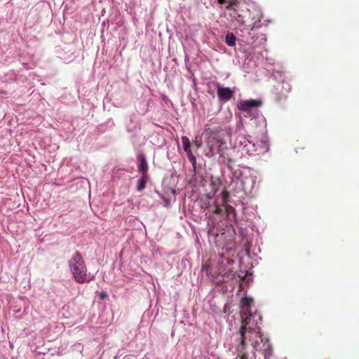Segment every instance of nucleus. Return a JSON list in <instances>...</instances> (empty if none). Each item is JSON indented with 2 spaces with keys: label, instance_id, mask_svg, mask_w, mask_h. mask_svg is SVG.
<instances>
[{
  "label": "nucleus",
  "instance_id": "1",
  "mask_svg": "<svg viewBox=\"0 0 359 359\" xmlns=\"http://www.w3.org/2000/svg\"><path fill=\"white\" fill-rule=\"evenodd\" d=\"M225 140L216 138L210 139L206 149L205 156L212 158L224 166L222 177L226 184H236L246 195H251L257 182V175L254 170L249 167L235 169L232 166V156L226 145Z\"/></svg>",
  "mask_w": 359,
  "mask_h": 359
},
{
  "label": "nucleus",
  "instance_id": "2",
  "mask_svg": "<svg viewBox=\"0 0 359 359\" xmlns=\"http://www.w3.org/2000/svg\"><path fill=\"white\" fill-rule=\"evenodd\" d=\"M222 137L225 140L226 147L231 151L232 163L236 157L243 158L247 156H252L259 150L258 146L250 140V137L238 133H235L232 136L230 128H226L214 130L209 135L203 149L205 156L210 139L215 140L216 138L221 139Z\"/></svg>",
  "mask_w": 359,
  "mask_h": 359
},
{
  "label": "nucleus",
  "instance_id": "3",
  "mask_svg": "<svg viewBox=\"0 0 359 359\" xmlns=\"http://www.w3.org/2000/svg\"><path fill=\"white\" fill-rule=\"evenodd\" d=\"M226 8L229 10L228 19L232 22H236L241 32H249L267 25L265 20L262 21L263 13L261 8L255 4L247 5L233 3Z\"/></svg>",
  "mask_w": 359,
  "mask_h": 359
},
{
  "label": "nucleus",
  "instance_id": "4",
  "mask_svg": "<svg viewBox=\"0 0 359 359\" xmlns=\"http://www.w3.org/2000/svg\"><path fill=\"white\" fill-rule=\"evenodd\" d=\"M208 236L210 239H213L217 247L221 248L222 251L218 252L220 258H223L225 254L233 256L236 253V230L233 226H212L208 229Z\"/></svg>",
  "mask_w": 359,
  "mask_h": 359
},
{
  "label": "nucleus",
  "instance_id": "5",
  "mask_svg": "<svg viewBox=\"0 0 359 359\" xmlns=\"http://www.w3.org/2000/svg\"><path fill=\"white\" fill-rule=\"evenodd\" d=\"M69 264L76 282L83 283L85 282H89L93 279V277L87 273V269L85 266L84 261L78 252L75 253V255L70 260Z\"/></svg>",
  "mask_w": 359,
  "mask_h": 359
},
{
  "label": "nucleus",
  "instance_id": "6",
  "mask_svg": "<svg viewBox=\"0 0 359 359\" xmlns=\"http://www.w3.org/2000/svg\"><path fill=\"white\" fill-rule=\"evenodd\" d=\"M252 314L250 311H245L241 314L242 325L239 330L240 344L244 348L246 341L253 335H256L255 323L252 320Z\"/></svg>",
  "mask_w": 359,
  "mask_h": 359
},
{
  "label": "nucleus",
  "instance_id": "7",
  "mask_svg": "<svg viewBox=\"0 0 359 359\" xmlns=\"http://www.w3.org/2000/svg\"><path fill=\"white\" fill-rule=\"evenodd\" d=\"M273 76L279 83L275 86V90L280 94V97L285 98L287 94L292 90V86L289 81L285 80V73L280 71H275Z\"/></svg>",
  "mask_w": 359,
  "mask_h": 359
},
{
  "label": "nucleus",
  "instance_id": "8",
  "mask_svg": "<svg viewBox=\"0 0 359 359\" xmlns=\"http://www.w3.org/2000/svg\"><path fill=\"white\" fill-rule=\"evenodd\" d=\"M262 104V102L259 99H250L241 100L238 103V109L240 111L250 112L252 111H255V114H254V118H259V112L257 110V108L260 107Z\"/></svg>",
  "mask_w": 359,
  "mask_h": 359
},
{
  "label": "nucleus",
  "instance_id": "9",
  "mask_svg": "<svg viewBox=\"0 0 359 359\" xmlns=\"http://www.w3.org/2000/svg\"><path fill=\"white\" fill-rule=\"evenodd\" d=\"M234 90L229 87H223L219 84L217 86V95L222 102H226L233 96Z\"/></svg>",
  "mask_w": 359,
  "mask_h": 359
},
{
  "label": "nucleus",
  "instance_id": "10",
  "mask_svg": "<svg viewBox=\"0 0 359 359\" xmlns=\"http://www.w3.org/2000/svg\"><path fill=\"white\" fill-rule=\"evenodd\" d=\"M137 170L141 175L148 174V163L146 156L144 154H139L137 156Z\"/></svg>",
  "mask_w": 359,
  "mask_h": 359
},
{
  "label": "nucleus",
  "instance_id": "11",
  "mask_svg": "<svg viewBox=\"0 0 359 359\" xmlns=\"http://www.w3.org/2000/svg\"><path fill=\"white\" fill-rule=\"evenodd\" d=\"M229 194L226 191H222L219 197L217 198L216 203H218L217 205L212 208L214 212L222 211V209L219 208V205H224L228 203Z\"/></svg>",
  "mask_w": 359,
  "mask_h": 359
},
{
  "label": "nucleus",
  "instance_id": "12",
  "mask_svg": "<svg viewBox=\"0 0 359 359\" xmlns=\"http://www.w3.org/2000/svg\"><path fill=\"white\" fill-rule=\"evenodd\" d=\"M127 131L130 133H135L139 129V123L135 115L130 116V121L126 126Z\"/></svg>",
  "mask_w": 359,
  "mask_h": 359
},
{
  "label": "nucleus",
  "instance_id": "13",
  "mask_svg": "<svg viewBox=\"0 0 359 359\" xmlns=\"http://www.w3.org/2000/svg\"><path fill=\"white\" fill-rule=\"evenodd\" d=\"M149 179V175H141V177L138 179L136 186L137 191L140 192L144 190L146 187V184Z\"/></svg>",
  "mask_w": 359,
  "mask_h": 359
},
{
  "label": "nucleus",
  "instance_id": "14",
  "mask_svg": "<svg viewBox=\"0 0 359 359\" xmlns=\"http://www.w3.org/2000/svg\"><path fill=\"white\" fill-rule=\"evenodd\" d=\"M263 346V353L264 355L265 358H267L272 355V346L270 344L269 341L266 339L264 342Z\"/></svg>",
  "mask_w": 359,
  "mask_h": 359
},
{
  "label": "nucleus",
  "instance_id": "15",
  "mask_svg": "<svg viewBox=\"0 0 359 359\" xmlns=\"http://www.w3.org/2000/svg\"><path fill=\"white\" fill-rule=\"evenodd\" d=\"M252 302L253 300L251 297H245L241 301V306L242 308H245L247 309L246 311H250L249 309L250 308Z\"/></svg>",
  "mask_w": 359,
  "mask_h": 359
},
{
  "label": "nucleus",
  "instance_id": "16",
  "mask_svg": "<svg viewBox=\"0 0 359 359\" xmlns=\"http://www.w3.org/2000/svg\"><path fill=\"white\" fill-rule=\"evenodd\" d=\"M236 38L233 33H228L226 35L225 42L229 46H234L236 45Z\"/></svg>",
  "mask_w": 359,
  "mask_h": 359
},
{
  "label": "nucleus",
  "instance_id": "17",
  "mask_svg": "<svg viewBox=\"0 0 359 359\" xmlns=\"http://www.w3.org/2000/svg\"><path fill=\"white\" fill-rule=\"evenodd\" d=\"M182 143L184 151H187L191 149L190 140L187 136L182 137Z\"/></svg>",
  "mask_w": 359,
  "mask_h": 359
},
{
  "label": "nucleus",
  "instance_id": "18",
  "mask_svg": "<svg viewBox=\"0 0 359 359\" xmlns=\"http://www.w3.org/2000/svg\"><path fill=\"white\" fill-rule=\"evenodd\" d=\"M185 152L187 154V158H188L189 161L191 163L192 166L195 168H196V156L193 154L191 149H189L187 151H185Z\"/></svg>",
  "mask_w": 359,
  "mask_h": 359
},
{
  "label": "nucleus",
  "instance_id": "19",
  "mask_svg": "<svg viewBox=\"0 0 359 359\" xmlns=\"http://www.w3.org/2000/svg\"><path fill=\"white\" fill-rule=\"evenodd\" d=\"M185 152L187 154V158H188L189 161L191 163L192 166L195 168H196V156L193 154L191 149H189L187 151H185Z\"/></svg>",
  "mask_w": 359,
  "mask_h": 359
},
{
  "label": "nucleus",
  "instance_id": "20",
  "mask_svg": "<svg viewBox=\"0 0 359 359\" xmlns=\"http://www.w3.org/2000/svg\"><path fill=\"white\" fill-rule=\"evenodd\" d=\"M205 201H208V203H206V202H204V204L202 205L203 208H210V203H215V201H213L212 198L210 196V194L205 196Z\"/></svg>",
  "mask_w": 359,
  "mask_h": 359
},
{
  "label": "nucleus",
  "instance_id": "21",
  "mask_svg": "<svg viewBox=\"0 0 359 359\" xmlns=\"http://www.w3.org/2000/svg\"><path fill=\"white\" fill-rule=\"evenodd\" d=\"M245 348V345L244 346V348H243V346L241 345V344H239V346H238V351L241 353V358L240 359H248V355L246 353H244V350Z\"/></svg>",
  "mask_w": 359,
  "mask_h": 359
},
{
  "label": "nucleus",
  "instance_id": "22",
  "mask_svg": "<svg viewBox=\"0 0 359 359\" xmlns=\"http://www.w3.org/2000/svg\"><path fill=\"white\" fill-rule=\"evenodd\" d=\"M237 228H238V230L239 231V236H241V238H245L246 236V233H245V231L244 230L243 228H240L239 226H236Z\"/></svg>",
  "mask_w": 359,
  "mask_h": 359
},
{
  "label": "nucleus",
  "instance_id": "23",
  "mask_svg": "<svg viewBox=\"0 0 359 359\" xmlns=\"http://www.w3.org/2000/svg\"><path fill=\"white\" fill-rule=\"evenodd\" d=\"M229 255L225 254L224 257L222 259H226L227 264H231L233 263V260L229 258Z\"/></svg>",
  "mask_w": 359,
  "mask_h": 359
},
{
  "label": "nucleus",
  "instance_id": "24",
  "mask_svg": "<svg viewBox=\"0 0 359 359\" xmlns=\"http://www.w3.org/2000/svg\"><path fill=\"white\" fill-rule=\"evenodd\" d=\"M259 37L260 38L261 43H265L266 41V37L264 34H261Z\"/></svg>",
  "mask_w": 359,
  "mask_h": 359
},
{
  "label": "nucleus",
  "instance_id": "25",
  "mask_svg": "<svg viewBox=\"0 0 359 359\" xmlns=\"http://www.w3.org/2000/svg\"><path fill=\"white\" fill-rule=\"evenodd\" d=\"M263 145H264V151H268L269 150V145L266 143V142H262Z\"/></svg>",
  "mask_w": 359,
  "mask_h": 359
},
{
  "label": "nucleus",
  "instance_id": "26",
  "mask_svg": "<svg viewBox=\"0 0 359 359\" xmlns=\"http://www.w3.org/2000/svg\"><path fill=\"white\" fill-rule=\"evenodd\" d=\"M219 1V3L220 4H224L226 1V0H217Z\"/></svg>",
  "mask_w": 359,
  "mask_h": 359
},
{
  "label": "nucleus",
  "instance_id": "27",
  "mask_svg": "<svg viewBox=\"0 0 359 359\" xmlns=\"http://www.w3.org/2000/svg\"><path fill=\"white\" fill-rule=\"evenodd\" d=\"M104 296H105V294H102V298H103V297H104Z\"/></svg>",
  "mask_w": 359,
  "mask_h": 359
}]
</instances>
